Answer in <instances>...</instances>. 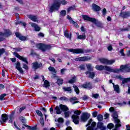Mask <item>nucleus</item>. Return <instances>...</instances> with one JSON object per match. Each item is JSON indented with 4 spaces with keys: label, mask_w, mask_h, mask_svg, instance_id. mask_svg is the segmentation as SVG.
<instances>
[{
    "label": "nucleus",
    "mask_w": 130,
    "mask_h": 130,
    "mask_svg": "<svg viewBox=\"0 0 130 130\" xmlns=\"http://www.w3.org/2000/svg\"><path fill=\"white\" fill-rule=\"evenodd\" d=\"M67 4H68V2L66 0H54L50 7V13H53L54 11H58V9L60 7V5L64 6Z\"/></svg>",
    "instance_id": "nucleus-1"
},
{
    "label": "nucleus",
    "mask_w": 130,
    "mask_h": 130,
    "mask_svg": "<svg viewBox=\"0 0 130 130\" xmlns=\"http://www.w3.org/2000/svg\"><path fill=\"white\" fill-rule=\"evenodd\" d=\"M96 127V122H92L90 126H88L86 130H98L99 128L100 130H107L106 126H104V124L102 122H98Z\"/></svg>",
    "instance_id": "nucleus-2"
},
{
    "label": "nucleus",
    "mask_w": 130,
    "mask_h": 130,
    "mask_svg": "<svg viewBox=\"0 0 130 130\" xmlns=\"http://www.w3.org/2000/svg\"><path fill=\"white\" fill-rule=\"evenodd\" d=\"M68 51L70 52H72L74 54H84V53H89L91 52L92 50L91 49H84L83 48H77V49H69Z\"/></svg>",
    "instance_id": "nucleus-3"
},
{
    "label": "nucleus",
    "mask_w": 130,
    "mask_h": 130,
    "mask_svg": "<svg viewBox=\"0 0 130 130\" xmlns=\"http://www.w3.org/2000/svg\"><path fill=\"white\" fill-rule=\"evenodd\" d=\"M36 47L43 52H45L47 50H50L52 48L51 44H46L44 43H39L36 44Z\"/></svg>",
    "instance_id": "nucleus-4"
},
{
    "label": "nucleus",
    "mask_w": 130,
    "mask_h": 130,
    "mask_svg": "<svg viewBox=\"0 0 130 130\" xmlns=\"http://www.w3.org/2000/svg\"><path fill=\"white\" fill-rule=\"evenodd\" d=\"M60 108L62 111L64 112V117L66 118L70 117L71 113L70 111H68V110H69V108L67 106L64 105H60Z\"/></svg>",
    "instance_id": "nucleus-5"
},
{
    "label": "nucleus",
    "mask_w": 130,
    "mask_h": 130,
    "mask_svg": "<svg viewBox=\"0 0 130 130\" xmlns=\"http://www.w3.org/2000/svg\"><path fill=\"white\" fill-rule=\"evenodd\" d=\"M90 113L88 112H83L82 113V115L80 116V119L81 122H86L88 121V119L90 118Z\"/></svg>",
    "instance_id": "nucleus-6"
},
{
    "label": "nucleus",
    "mask_w": 130,
    "mask_h": 130,
    "mask_svg": "<svg viewBox=\"0 0 130 130\" xmlns=\"http://www.w3.org/2000/svg\"><path fill=\"white\" fill-rule=\"evenodd\" d=\"M100 62L101 63H103V64H106V66L109 64H113V63H114L115 62V60L114 59H111L109 60L108 59H106L105 58H103L100 59Z\"/></svg>",
    "instance_id": "nucleus-7"
},
{
    "label": "nucleus",
    "mask_w": 130,
    "mask_h": 130,
    "mask_svg": "<svg viewBox=\"0 0 130 130\" xmlns=\"http://www.w3.org/2000/svg\"><path fill=\"white\" fill-rule=\"evenodd\" d=\"M13 54L15 55V56H16V57H17L20 60H22V61L25 62V63H26V64H29L28 59L26 57H24L20 55L18 53H17V52H14Z\"/></svg>",
    "instance_id": "nucleus-8"
},
{
    "label": "nucleus",
    "mask_w": 130,
    "mask_h": 130,
    "mask_svg": "<svg viewBox=\"0 0 130 130\" xmlns=\"http://www.w3.org/2000/svg\"><path fill=\"white\" fill-rule=\"evenodd\" d=\"M120 70L122 73H130V66L122 64L120 66Z\"/></svg>",
    "instance_id": "nucleus-9"
},
{
    "label": "nucleus",
    "mask_w": 130,
    "mask_h": 130,
    "mask_svg": "<svg viewBox=\"0 0 130 130\" xmlns=\"http://www.w3.org/2000/svg\"><path fill=\"white\" fill-rule=\"evenodd\" d=\"M91 58L88 56H84L75 58L76 61H88L89 60H91Z\"/></svg>",
    "instance_id": "nucleus-10"
},
{
    "label": "nucleus",
    "mask_w": 130,
    "mask_h": 130,
    "mask_svg": "<svg viewBox=\"0 0 130 130\" xmlns=\"http://www.w3.org/2000/svg\"><path fill=\"white\" fill-rule=\"evenodd\" d=\"M119 17L122 18L123 19H127L128 17H130V12L129 11H122L121 10V12L119 14Z\"/></svg>",
    "instance_id": "nucleus-11"
},
{
    "label": "nucleus",
    "mask_w": 130,
    "mask_h": 130,
    "mask_svg": "<svg viewBox=\"0 0 130 130\" xmlns=\"http://www.w3.org/2000/svg\"><path fill=\"white\" fill-rule=\"evenodd\" d=\"M73 122L75 124H79L80 123V116L77 115H72L71 116Z\"/></svg>",
    "instance_id": "nucleus-12"
},
{
    "label": "nucleus",
    "mask_w": 130,
    "mask_h": 130,
    "mask_svg": "<svg viewBox=\"0 0 130 130\" xmlns=\"http://www.w3.org/2000/svg\"><path fill=\"white\" fill-rule=\"evenodd\" d=\"M96 70H98V71H103V70H105V71H107V72H108L109 70V67L107 66H103V65H96L95 66Z\"/></svg>",
    "instance_id": "nucleus-13"
},
{
    "label": "nucleus",
    "mask_w": 130,
    "mask_h": 130,
    "mask_svg": "<svg viewBox=\"0 0 130 130\" xmlns=\"http://www.w3.org/2000/svg\"><path fill=\"white\" fill-rule=\"evenodd\" d=\"M81 87L84 88V89H88V90L93 89V85H92V83L90 82H85V84H82Z\"/></svg>",
    "instance_id": "nucleus-14"
},
{
    "label": "nucleus",
    "mask_w": 130,
    "mask_h": 130,
    "mask_svg": "<svg viewBox=\"0 0 130 130\" xmlns=\"http://www.w3.org/2000/svg\"><path fill=\"white\" fill-rule=\"evenodd\" d=\"M43 64L42 63H39L37 61H35L32 63V69L36 71V70H38V69H40V68H42Z\"/></svg>",
    "instance_id": "nucleus-15"
},
{
    "label": "nucleus",
    "mask_w": 130,
    "mask_h": 130,
    "mask_svg": "<svg viewBox=\"0 0 130 130\" xmlns=\"http://www.w3.org/2000/svg\"><path fill=\"white\" fill-rule=\"evenodd\" d=\"M1 36H5V37H10L11 35H13V33L10 29H5V32H0Z\"/></svg>",
    "instance_id": "nucleus-16"
},
{
    "label": "nucleus",
    "mask_w": 130,
    "mask_h": 130,
    "mask_svg": "<svg viewBox=\"0 0 130 130\" xmlns=\"http://www.w3.org/2000/svg\"><path fill=\"white\" fill-rule=\"evenodd\" d=\"M15 35L17 38H19V40H21V41H26V40H27V37L21 35L20 32H16Z\"/></svg>",
    "instance_id": "nucleus-17"
},
{
    "label": "nucleus",
    "mask_w": 130,
    "mask_h": 130,
    "mask_svg": "<svg viewBox=\"0 0 130 130\" xmlns=\"http://www.w3.org/2000/svg\"><path fill=\"white\" fill-rule=\"evenodd\" d=\"M15 68L16 70L19 71L20 74H24V71L21 68V63L19 61H17L16 63H15Z\"/></svg>",
    "instance_id": "nucleus-18"
},
{
    "label": "nucleus",
    "mask_w": 130,
    "mask_h": 130,
    "mask_svg": "<svg viewBox=\"0 0 130 130\" xmlns=\"http://www.w3.org/2000/svg\"><path fill=\"white\" fill-rule=\"evenodd\" d=\"M82 18L85 21H88V22H91L92 23L94 21V18L90 17L88 15H82Z\"/></svg>",
    "instance_id": "nucleus-19"
},
{
    "label": "nucleus",
    "mask_w": 130,
    "mask_h": 130,
    "mask_svg": "<svg viewBox=\"0 0 130 130\" xmlns=\"http://www.w3.org/2000/svg\"><path fill=\"white\" fill-rule=\"evenodd\" d=\"M31 26L34 28L36 32H39V31L41 30V27H40V26H38V25L35 23H31Z\"/></svg>",
    "instance_id": "nucleus-20"
},
{
    "label": "nucleus",
    "mask_w": 130,
    "mask_h": 130,
    "mask_svg": "<svg viewBox=\"0 0 130 130\" xmlns=\"http://www.w3.org/2000/svg\"><path fill=\"white\" fill-rule=\"evenodd\" d=\"M64 33V36L66 37V38H68V39H72V32H70L69 34V31L68 30H66L63 31Z\"/></svg>",
    "instance_id": "nucleus-21"
},
{
    "label": "nucleus",
    "mask_w": 130,
    "mask_h": 130,
    "mask_svg": "<svg viewBox=\"0 0 130 130\" xmlns=\"http://www.w3.org/2000/svg\"><path fill=\"white\" fill-rule=\"evenodd\" d=\"M92 9L93 10V11H94V12H99V11H101V8L100 7V6L94 3L92 4Z\"/></svg>",
    "instance_id": "nucleus-22"
},
{
    "label": "nucleus",
    "mask_w": 130,
    "mask_h": 130,
    "mask_svg": "<svg viewBox=\"0 0 130 130\" xmlns=\"http://www.w3.org/2000/svg\"><path fill=\"white\" fill-rule=\"evenodd\" d=\"M1 119L3 122H7V120L9 119V115L7 114H3L1 116Z\"/></svg>",
    "instance_id": "nucleus-23"
},
{
    "label": "nucleus",
    "mask_w": 130,
    "mask_h": 130,
    "mask_svg": "<svg viewBox=\"0 0 130 130\" xmlns=\"http://www.w3.org/2000/svg\"><path fill=\"white\" fill-rule=\"evenodd\" d=\"M85 75H89V78H90V79H94L95 77V72H92L91 71H86L85 72Z\"/></svg>",
    "instance_id": "nucleus-24"
},
{
    "label": "nucleus",
    "mask_w": 130,
    "mask_h": 130,
    "mask_svg": "<svg viewBox=\"0 0 130 130\" xmlns=\"http://www.w3.org/2000/svg\"><path fill=\"white\" fill-rule=\"evenodd\" d=\"M112 85H113L114 87V90L115 92H116V93H120V89L119 88V85L118 84H114V83H112Z\"/></svg>",
    "instance_id": "nucleus-25"
},
{
    "label": "nucleus",
    "mask_w": 130,
    "mask_h": 130,
    "mask_svg": "<svg viewBox=\"0 0 130 130\" xmlns=\"http://www.w3.org/2000/svg\"><path fill=\"white\" fill-rule=\"evenodd\" d=\"M28 18L33 22H37V21H38V18L35 15H29Z\"/></svg>",
    "instance_id": "nucleus-26"
},
{
    "label": "nucleus",
    "mask_w": 130,
    "mask_h": 130,
    "mask_svg": "<svg viewBox=\"0 0 130 130\" xmlns=\"http://www.w3.org/2000/svg\"><path fill=\"white\" fill-rule=\"evenodd\" d=\"M108 72H111V73H116V74H118V73L119 72H121V70H120V67L119 69H116L115 70L112 69L109 67Z\"/></svg>",
    "instance_id": "nucleus-27"
},
{
    "label": "nucleus",
    "mask_w": 130,
    "mask_h": 130,
    "mask_svg": "<svg viewBox=\"0 0 130 130\" xmlns=\"http://www.w3.org/2000/svg\"><path fill=\"white\" fill-rule=\"evenodd\" d=\"M86 68L88 70L87 72H93L94 71V69L92 67V64H86Z\"/></svg>",
    "instance_id": "nucleus-28"
},
{
    "label": "nucleus",
    "mask_w": 130,
    "mask_h": 130,
    "mask_svg": "<svg viewBox=\"0 0 130 130\" xmlns=\"http://www.w3.org/2000/svg\"><path fill=\"white\" fill-rule=\"evenodd\" d=\"M62 89L64 92H69V93H72V87H62Z\"/></svg>",
    "instance_id": "nucleus-29"
},
{
    "label": "nucleus",
    "mask_w": 130,
    "mask_h": 130,
    "mask_svg": "<svg viewBox=\"0 0 130 130\" xmlns=\"http://www.w3.org/2000/svg\"><path fill=\"white\" fill-rule=\"evenodd\" d=\"M73 88H74V90L75 91L76 94L79 95L80 94V89H79V87L76 84L73 85Z\"/></svg>",
    "instance_id": "nucleus-30"
},
{
    "label": "nucleus",
    "mask_w": 130,
    "mask_h": 130,
    "mask_svg": "<svg viewBox=\"0 0 130 130\" xmlns=\"http://www.w3.org/2000/svg\"><path fill=\"white\" fill-rule=\"evenodd\" d=\"M94 21H92V23L93 24H95L97 26V27H101L102 26V24L101 22L97 21V20L95 18H94Z\"/></svg>",
    "instance_id": "nucleus-31"
},
{
    "label": "nucleus",
    "mask_w": 130,
    "mask_h": 130,
    "mask_svg": "<svg viewBox=\"0 0 130 130\" xmlns=\"http://www.w3.org/2000/svg\"><path fill=\"white\" fill-rule=\"evenodd\" d=\"M60 106L59 107L58 106H56L55 107V110H56V114H61V111H60Z\"/></svg>",
    "instance_id": "nucleus-32"
},
{
    "label": "nucleus",
    "mask_w": 130,
    "mask_h": 130,
    "mask_svg": "<svg viewBox=\"0 0 130 130\" xmlns=\"http://www.w3.org/2000/svg\"><path fill=\"white\" fill-rule=\"evenodd\" d=\"M44 86L45 87V88H48V87H50V83H49V81H48V80H46L44 81Z\"/></svg>",
    "instance_id": "nucleus-33"
},
{
    "label": "nucleus",
    "mask_w": 130,
    "mask_h": 130,
    "mask_svg": "<svg viewBox=\"0 0 130 130\" xmlns=\"http://www.w3.org/2000/svg\"><path fill=\"white\" fill-rule=\"evenodd\" d=\"M76 80L77 79L76 76H74L72 77L71 79L68 81V83L69 84H74V83H76Z\"/></svg>",
    "instance_id": "nucleus-34"
},
{
    "label": "nucleus",
    "mask_w": 130,
    "mask_h": 130,
    "mask_svg": "<svg viewBox=\"0 0 130 130\" xmlns=\"http://www.w3.org/2000/svg\"><path fill=\"white\" fill-rule=\"evenodd\" d=\"M114 127V124H113V123H110L107 125L106 128L107 129H112V128H113Z\"/></svg>",
    "instance_id": "nucleus-35"
},
{
    "label": "nucleus",
    "mask_w": 130,
    "mask_h": 130,
    "mask_svg": "<svg viewBox=\"0 0 130 130\" xmlns=\"http://www.w3.org/2000/svg\"><path fill=\"white\" fill-rule=\"evenodd\" d=\"M19 120H20V121H21L23 124H26V119H25L24 117H23V116H20L19 117Z\"/></svg>",
    "instance_id": "nucleus-36"
},
{
    "label": "nucleus",
    "mask_w": 130,
    "mask_h": 130,
    "mask_svg": "<svg viewBox=\"0 0 130 130\" xmlns=\"http://www.w3.org/2000/svg\"><path fill=\"white\" fill-rule=\"evenodd\" d=\"M97 119L99 122H101V121H103V115L101 114L98 115Z\"/></svg>",
    "instance_id": "nucleus-37"
},
{
    "label": "nucleus",
    "mask_w": 130,
    "mask_h": 130,
    "mask_svg": "<svg viewBox=\"0 0 130 130\" xmlns=\"http://www.w3.org/2000/svg\"><path fill=\"white\" fill-rule=\"evenodd\" d=\"M56 83L58 86H60V85H62L63 84V79H58Z\"/></svg>",
    "instance_id": "nucleus-38"
},
{
    "label": "nucleus",
    "mask_w": 130,
    "mask_h": 130,
    "mask_svg": "<svg viewBox=\"0 0 130 130\" xmlns=\"http://www.w3.org/2000/svg\"><path fill=\"white\" fill-rule=\"evenodd\" d=\"M120 31L121 32H124V31H126L127 32H129L130 31V25H128L127 27L124 28H121L120 29Z\"/></svg>",
    "instance_id": "nucleus-39"
},
{
    "label": "nucleus",
    "mask_w": 130,
    "mask_h": 130,
    "mask_svg": "<svg viewBox=\"0 0 130 130\" xmlns=\"http://www.w3.org/2000/svg\"><path fill=\"white\" fill-rule=\"evenodd\" d=\"M74 115H77L78 116H79V115H81V113H82V111L79 110H77L74 111Z\"/></svg>",
    "instance_id": "nucleus-40"
},
{
    "label": "nucleus",
    "mask_w": 130,
    "mask_h": 130,
    "mask_svg": "<svg viewBox=\"0 0 130 130\" xmlns=\"http://www.w3.org/2000/svg\"><path fill=\"white\" fill-rule=\"evenodd\" d=\"M78 39H81L82 40H85L86 39V35H79L77 37Z\"/></svg>",
    "instance_id": "nucleus-41"
},
{
    "label": "nucleus",
    "mask_w": 130,
    "mask_h": 130,
    "mask_svg": "<svg viewBox=\"0 0 130 130\" xmlns=\"http://www.w3.org/2000/svg\"><path fill=\"white\" fill-rule=\"evenodd\" d=\"M36 112L38 116H40L41 117L43 116V114H42V112H41L39 110H36Z\"/></svg>",
    "instance_id": "nucleus-42"
},
{
    "label": "nucleus",
    "mask_w": 130,
    "mask_h": 130,
    "mask_svg": "<svg viewBox=\"0 0 130 130\" xmlns=\"http://www.w3.org/2000/svg\"><path fill=\"white\" fill-rule=\"evenodd\" d=\"M60 15L61 17H64L67 15V11L66 10H61L60 12Z\"/></svg>",
    "instance_id": "nucleus-43"
},
{
    "label": "nucleus",
    "mask_w": 130,
    "mask_h": 130,
    "mask_svg": "<svg viewBox=\"0 0 130 130\" xmlns=\"http://www.w3.org/2000/svg\"><path fill=\"white\" fill-rule=\"evenodd\" d=\"M117 105L120 106V107H121L122 106H124V105H126L127 103H126V102H123L122 103H117Z\"/></svg>",
    "instance_id": "nucleus-44"
},
{
    "label": "nucleus",
    "mask_w": 130,
    "mask_h": 130,
    "mask_svg": "<svg viewBox=\"0 0 130 130\" xmlns=\"http://www.w3.org/2000/svg\"><path fill=\"white\" fill-rule=\"evenodd\" d=\"M60 100H61L62 101H66V102H68L70 101V100H69V99H68V98H67L66 96H61L60 98Z\"/></svg>",
    "instance_id": "nucleus-45"
},
{
    "label": "nucleus",
    "mask_w": 130,
    "mask_h": 130,
    "mask_svg": "<svg viewBox=\"0 0 130 130\" xmlns=\"http://www.w3.org/2000/svg\"><path fill=\"white\" fill-rule=\"evenodd\" d=\"M6 96H7V94H6V93H4V94H1L0 95V100L1 101L5 100V97H6Z\"/></svg>",
    "instance_id": "nucleus-46"
},
{
    "label": "nucleus",
    "mask_w": 130,
    "mask_h": 130,
    "mask_svg": "<svg viewBox=\"0 0 130 130\" xmlns=\"http://www.w3.org/2000/svg\"><path fill=\"white\" fill-rule=\"evenodd\" d=\"M6 52V49L5 48L0 49V57Z\"/></svg>",
    "instance_id": "nucleus-47"
},
{
    "label": "nucleus",
    "mask_w": 130,
    "mask_h": 130,
    "mask_svg": "<svg viewBox=\"0 0 130 130\" xmlns=\"http://www.w3.org/2000/svg\"><path fill=\"white\" fill-rule=\"evenodd\" d=\"M113 118H114V119L115 118H118V115H117V111H115L113 112Z\"/></svg>",
    "instance_id": "nucleus-48"
},
{
    "label": "nucleus",
    "mask_w": 130,
    "mask_h": 130,
    "mask_svg": "<svg viewBox=\"0 0 130 130\" xmlns=\"http://www.w3.org/2000/svg\"><path fill=\"white\" fill-rule=\"evenodd\" d=\"M14 118H15V117L12 115H10L9 116V123H11L12 122H13V119H14Z\"/></svg>",
    "instance_id": "nucleus-49"
},
{
    "label": "nucleus",
    "mask_w": 130,
    "mask_h": 130,
    "mask_svg": "<svg viewBox=\"0 0 130 130\" xmlns=\"http://www.w3.org/2000/svg\"><path fill=\"white\" fill-rule=\"evenodd\" d=\"M57 121L59 123H63V118L61 117L58 118L57 119Z\"/></svg>",
    "instance_id": "nucleus-50"
},
{
    "label": "nucleus",
    "mask_w": 130,
    "mask_h": 130,
    "mask_svg": "<svg viewBox=\"0 0 130 130\" xmlns=\"http://www.w3.org/2000/svg\"><path fill=\"white\" fill-rule=\"evenodd\" d=\"M92 121H93V119H90L85 126L87 127L88 126H89V125H91V123H92Z\"/></svg>",
    "instance_id": "nucleus-51"
},
{
    "label": "nucleus",
    "mask_w": 130,
    "mask_h": 130,
    "mask_svg": "<svg viewBox=\"0 0 130 130\" xmlns=\"http://www.w3.org/2000/svg\"><path fill=\"white\" fill-rule=\"evenodd\" d=\"M40 122L42 126H44V119H43V118H40Z\"/></svg>",
    "instance_id": "nucleus-52"
},
{
    "label": "nucleus",
    "mask_w": 130,
    "mask_h": 130,
    "mask_svg": "<svg viewBox=\"0 0 130 130\" xmlns=\"http://www.w3.org/2000/svg\"><path fill=\"white\" fill-rule=\"evenodd\" d=\"M92 117H97L98 116V112L97 111H94L92 112Z\"/></svg>",
    "instance_id": "nucleus-53"
},
{
    "label": "nucleus",
    "mask_w": 130,
    "mask_h": 130,
    "mask_svg": "<svg viewBox=\"0 0 130 130\" xmlns=\"http://www.w3.org/2000/svg\"><path fill=\"white\" fill-rule=\"evenodd\" d=\"M124 50L123 49H121L120 50V53L121 54V56H125V54H124Z\"/></svg>",
    "instance_id": "nucleus-54"
},
{
    "label": "nucleus",
    "mask_w": 130,
    "mask_h": 130,
    "mask_svg": "<svg viewBox=\"0 0 130 130\" xmlns=\"http://www.w3.org/2000/svg\"><path fill=\"white\" fill-rule=\"evenodd\" d=\"M49 70L50 72H53V73H55V69L53 67H49Z\"/></svg>",
    "instance_id": "nucleus-55"
},
{
    "label": "nucleus",
    "mask_w": 130,
    "mask_h": 130,
    "mask_svg": "<svg viewBox=\"0 0 130 130\" xmlns=\"http://www.w3.org/2000/svg\"><path fill=\"white\" fill-rule=\"evenodd\" d=\"M30 55H32V56H35L37 55V54L36 52H34V50H31L30 52Z\"/></svg>",
    "instance_id": "nucleus-56"
},
{
    "label": "nucleus",
    "mask_w": 130,
    "mask_h": 130,
    "mask_svg": "<svg viewBox=\"0 0 130 130\" xmlns=\"http://www.w3.org/2000/svg\"><path fill=\"white\" fill-rule=\"evenodd\" d=\"M127 82H128L127 78H123V80L122 81V84H126V83Z\"/></svg>",
    "instance_id": "nucleus-57"
},
{
    "label": "nucleus",
    "mask_w": 130,
    "mask_h": 130,
    "mask_svg": "<svg viewBox=\"0 0 130 130\" xmlns=\"http://www.w3.org/2000/svg\"><path fill=\"white\" fill-rule=\"evenodd\" d=\"M23 69H24V70H26V71L29 70V67L27 66L26 64H23Z\"/></svg>",
    "instance_id": "nucleus-58"
},
{
    "label": "nucleus",
    "mask_w": 130,
    "mask_h": 130,
    "mask_svg": "<svg viewBox=\"0 0 130 130\" xmlns=\"http://www.w3.org/2000/svg\"><path fill=\"white\" fill-rule=\"evenodd\" d=\"M114 120H115V123H117V124H120V120L119 119H118V118H115V119H114Z\"/></svg>",
    "instance_id": "nucleus-59"
},
{
    "label": "nucleus",
    "mask_w": 130,
    "mask_h": 130,
    "mask_svg": "<svg viewBox=\"0 0 130 130\" xmlns=\"http://www.w3.org/2000/svg\"><path fill=\"white\" fill-rule=\"evenodd\" d=\"M38 37H42L43 38L44 37V34L43 32H40L38 34Z\"/></svg>",
    "instance_id": "nucleus-60"
},
{
    "label": "nucleus",
    "mask_w": 130,
    "mask_h": 130,
    "mask_svg": "<svg viewBox=\"0 0 130 130\" xmlns=\"http://www.w3.org/2000/svg\"><path fill=\"white\" fill-rule=\"evenodd\" d=\"M26 108H27V107H26V106H24V107L20 108L19 109L20 113H21L22 112V111H23V110L26 109Z\"/></svg>",
    "instance_id": "nucleus-61"
},
{
    "label": "nucleus",
    "mask_w": 130,
    "mask_h": 130,
    "mask_svg": "<svg viewBox=\"0 0 130 130\" xmlns=\"http://www.w3.org/2000/svg\"><path fill=\"white\" fill-rule=\"evenodd\" d=\"M18 24H21V25L24 27L27 25L25 22H23L22 21H18Z\"/></svg>",
    "instance_id": "nucleus-62"
},
{
    "label": "nucleus",
    "mask_w": 130,
    "mask_h": 130,
    "mask_svg": "<svg viewBox=\"0 0 130 130\" xmlns=\"http://www.w3.org/2000/svg\"><path fill=\"white\" fill-rule=\"evenodd\" d=\"M121 126V124H116L115 125V128L116 129H118V127H120Z\"/></svg>",
    "instance_id": "nucleus-63"
},
{
    "label": "nucleus",
    "mask_w": 130,
    "mask_h": 130,
    "mask_svg": "<svg viewBox=\"0 0 130 130\" xmlns=\"http://www.w3.org/2000/svg\"><path fill=\"white\" fill-rule=\"evenodd\" d=\"M79 68L80 69V70L82 71H85V65L84 64L80 65L79 66Z\"/></svg>",
    "instance_id": "nucleus-64"
}]
</instances>
